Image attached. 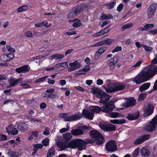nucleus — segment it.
<instances>
[{
	"mask_svg": "<svg viewBox=\"0 0 157 157\" xmlns=\"http://www.w3.org/2000/svg\"><path fill=\"white\" fill-rule=\"evenodd\" d=\"M64 57V56L62 54H56L50 56L49 59L51 60L55 59V60H60Z\"/></svg>",
	"mask_w": 157,
	"mask_h": 157,
	"instance_id": "obj_23",
	"label": "nucleus"
},
{
	"mask_svg": "<svg viewBox=\"0 0 157 157\" xmlns=\"http://www.w3.org/2000/svg\"><path fill=\"white\" fill-rule=\"evenodd\" d=\"M89 109L93 112L97 113H98L101 111V108L98 106H90Z\"/></svg>",
	"mask_w": 157,
	"mask_h": 157,
	"instance_id": "obj_28",
	"label": "nucleus"
},
{
	"mask_svg": "<svg viewBox=\"0 0 157 157\" xmlns=\"http://www.w3.org/2000/svg\"><path fill=\"white\" fill-rule=\"evenodd\" d=\"M154 107L153 105L150 103L147 104V107L144 108V116L147 117L151 115L153 112Z\"/></svg>",
	"mask_w": 157,
	"mask_h": 157,
	"instance_id": "obj_11",
	"label": "nucleus"
},
{
	"mask_svg": "<svg viewBox=\"0 0 157 157\" xmlns=\"http://www.w3.org/2000/svg\"><path fill=\"white\" fill-rule=\"evenodd\" d=\"M116 126L115 125L109 124H107L106 129V132L113 131L116 129Z\"/></svg>",
	"mask_w": 157,
	"mask_h": 157,
	"instance_id": "obj_34",
	"label": "nucleus"
},
{
	"mask_svg": "<svg viewBox=\"0 0 157 157\" xmlns=\"http://www.w3.org/2000/svg\"><path fill=\"white\" fill-rule=\"evenodd\" d=\"M56 93H53V94H50L48 93V94L47 95V99L50 98H55L56 96Z\"/></svg>",
	"mask_w": 157,
	"mask_h": 157,
	"instance_id": "obj_59",
	"label": "nucleus"
},
{
	"mask_svg": "<svg viewBox=\"0 0 157 157\" xmlns=\"http://www.w3.org/2000/svg\"><path fill=\"white\" fill-rule=\"evenodd\" d=\"M106 50H98V51L95 54L94 58L95 60H97L99 58V56L103 52H105Z\"/></svg>",
	"mask_w": 157,
	"mask_h": 157,
	"instance_id": "obj_39",
	"label": "nucleus"
},
{
	"mask_svg": "<svg viewBox=\"0 0 157 157\" xmlns=\"http://www.w3.org/2000/svg\"><path fill=\"white\" fill-rule=\"evenodd\" d=\"M105 90L108 93H111L113 92H115V91L114 90V87H113L111 88H110L109 87H105Z\"/></svg>",
	"mask_w": 157,
	"mask_h": 157,
	"instance_id": "obj_54",
	"label": "nucleus"
},
{
	"mask_svg": "<svg viewBox=\"0 0 157 157\" xmlns=\"http://www.w3.org/2000/svg\"><path fill=\"white\" fill-rule=\"evenodd\" d=\"M90 136L92 138L95 139L98 138L102 135L98 131L95 130H91L89 132Z\"/></svg>",
	"mask_w": 157,
	"mask_h": 157,
	"instance_id": "obj_20",
	"label": "nucleus"
},
{
	"mask_svg": "<svg viewBox=\"0 0 157 157\" xmlns=\"http://www.w3.org/2000/svg\"><path fill=\"white\" fill-rule=\"evenodd\" d=\"M22 80V78H20L18 79H16L13 77H11L9 80V84L10 86H13L17 84Z\"/></svg>",
	"mask_w": 157,
	"mask_h": 157,
	"instance_id": "obj_17",
	"label": "nucleus"
},
{
	"mask_svg": "<svg viewBox=\"0 0 157 157\" xmlns=\"http://www.w3.org/2000/svg\"><path fill=\"white\" fill-rule=\"evenodd\" d=\"M157 73V66H152L148 67L144 71L138 75L134 81L137 84L146 81L150 79Z\"/></svg>",
	"mask_w": 157,
	"mask_h": 157,
	"instance_id": "obj_1",
	"label": "nucleus"
},
{
	"mask_svg": "<svg viewBox=\"0 0 157 157\" xmlns=\"http://www.w3.org/2000/svg\"><path fill=\"white\" fill-rule=\"evenodd\" d=\"M157 5L155 3H152L148 7L147 12L149 18H151L154 15L156 10Z\"/></svg>",
	"mask_w": 157,
	"mask_h": 157,
	"instance_id": "obj_12",
	"label": "nucleus"
},
{
	"mask_svg": "<svg viewBox=\"0 0 157 157\" xmlns=\"http://www.w3.org/2000/svg\"><path fill=\"white\" fill-rule=\"evenodd\" d=\"M142 153L144 156H148L150 155V151L147 149L143 148L141 150Z\"/></svg>",
	"mask_w": 157,
	"mask_h": 157,
	"instance_id": "obj_48",
	"label": "nucleus"
},
{
	"mask_svg": "<svg viewBox=\"0 0 157 157\" xmlns=\"http://www.w3.org/2000/svg\"><path fill=\"white\" fill-rule=\"evenodd\" d=\"M43 145L44 146H47L49 144V139H46L43 140L42 142Z\"/></svg>",
	"mask_w": 157,
	"mask_h": 157,
	"instance_id": "obj_52",
	"label": "nucleus"
},
{
	"mask_svg": "<svg viewBox=\"0 0 157 157\" xmlns=\"http://www.w3.org/2000/svg\"><path fill=\"white\" fill-rule=\"evenodd\" d=\"M33 150L37 151L38 149L42 148L43 147V145L41 144H37L33 145Z\"/></svg>",
	"mask_w": 157,
	"mask_h": 157,
	"instance_id": "obj_43",
	"label": "nucleus"
},
{
	"mask_svg": "<svg viewBox=\"0 0 157 157\" xmlns=\"http://www.w3.org/2000/svg\"><path fill=\"white\" fill-rule=\"evenodd\" d=\"M69 148L72 149L78 148L79 151H81L85 147V141L80 139H76L69 142Z\"/></svg>",
	"mask_w": 157,
	"mask_h": 157,
	"instance_id": "obj_6",
	"label": "nucleus"
},
{
	"mask_svg": "<svg viewBox=\"0 0 157 157\" xmlns=\"http://www.w3.org/2000/svg\"><path fill=\"white\" fill-rule=\"evenodd\" d=\"M113 86L114 88L113 90L115 92L123 90L125 87L124 83L119 82H114Z\"/></svg>",
	"mask_w": 157,
	"mask_h": 157,
	"instance_id": "obj_14",
	"label": "nucleus"
},
{
	"mask_svg": "<svg viewBox=\"0 0 157 157\" xmlns=\"http://www.w3.org/2000/svg\"><path fill=\"white\" fill-rule=\"evenodd\" d=\"M11 134L13 135H15L18 133V131L16 128H14L10 131Z\"/></svg>",
	"mask_w": 157,
	"mask_h": 157,
	"instance_id": "obj_56",
	"label": "nucleus"
},
{
	"mask_svg": "<svg viewBox=\"0 0 157 157\" xmlns=\"http://www.w3.org/2000/svg\"><path fill=\"white\" fill-rule=\"evenodd\" d=\"M71 116L73 121H76L79 119H80L82 117V115L80 113L78 114H75Z\"/></svg>",
	"mask_w": 157,
	"mask_h": 157,
	"instance_id": "obj_38",
	"label": "nucleus"
},
{
	"mask_svg": "<svg viewBox=\"0 0 157 157\" xmlns=\"http://www.w3.org/2000/svg\"><path fill=\"white\" fill-rule=\"evenodd\" d=\"M105 148L108 152H113L117 150V143L114 140H109L105 144Z\"/></svg>",
	"mask_w": 157,
	"mask_h": 157,
	"instance_id": "obj_7",
	"label": "nucleus"
},
{
	"mask_svg": "<svg viewBox=\"0 0 157 157\" xmlns=\"http://www.w3.org/2000/svg\"><path fill=\"white\" fill-rule=\"evenodd\" d=\"M29 71L28 66L25 65L16 69V71L18 73H25Z\"/></svg>",
	"mask_w": 157,
	"mask_h": 157,
	"instance_id": "obj_18",
	"label": "nucleus"
},
{
	"mask_svg": "<svg viewBox=\"0 0 157 157\" xmlns=\"http://www.w3.org/2000/svg\"><path fill=\"white\" fill-rule=\"evenodd\" d=\"M69 142L67 144L63 142L59 141L58 142L57 145L61 150H64L66 149L69 147Z\"/></svg>",
	"mask_w": 157,
	"mask_h": 157,
	"instance_id": "obj_22",
	"label": "nucleus"
},
{
	"mask_svg": "<svg viewBox=\"0 0 157 157\" xmlns=\"http://www.w3.org/2000/svg\"><path fill=\"white\" fill-rule=\"evenodd\" d=\"M63 138L66 142H67L72 137V133H67L64 134L63 136Z\"/></svg>",
	"mask_w": 157,
	"mask_h": 157,
	"instance_id": "obj_33",
	"label": "nucleus"
},
{
	"mask_svg": "<svg viewBox=\"0 0 157 157\" xmlns=\"http://www.w3.org/2000/svg\"><path fill=\"white\" fill-rule=\"evenodd\" d=\"M107 124H102V123H100L99 127L101 129L106 131V128H107Z\"/></svg>",
	"mask_w": 157,
	"mask_h": 157,
	"instance_id": "obj_57",
	"label": "nucleus"
},
{
	"mask_svg": "<svg viewBox=\"0 0 157 157\" xmlns=\"http://www.w3.org/2000/svg\"><path fill=\"white\" fill-rule=\"evenodd\" d=\"M91 92L94 95H96L98 98L100 99L99 102L101 103L109 101L111 97L102 89L96 87L93 88Z\"/></svg>",
	"mask_w": 157,
	"mask_h": 157,
	"instance_id": "obj_2",
	"label": "nucleus"
},
{
	"mask_svg": "<svg viewBox=\"0 0 157 157\" xmlns=\"http://www.w3.org/2000/svg\"><path fill=\"white\" fill-rule=\"evenodd\" d=\"M70 22L73 23L72 26L74 27H78L82 25L80 21L77 19H75L73 20H71L69 21Z\"/></svg>",
	"mask_w": 157,
	"mask_h": 157,
	"instance_id": "obj_24",
	"label": "nucleus"
},
{
	"mask_svg": "<svg viewBox=\"0 0 157 157\" xmlns=\"http://www.w3.org/2000/svg\"><path fill=\"white\" fill-rule=\"evenodd\" d=\"M133 24L132 23H128L124 25L121 28V30L122 31H124L126 29L132 27L133 26Z\"/></svg>",
	"mask_w": 157,
	"mask_h": 157,
	"instance_id": "obj_42",
	"label": "nucleus"
},
{
	"mask_svg": "<svg viewBox=\"0 0 157 157\" xmlns=\"http://www.w3.org/2000/svg\"><path fill=\"white\" fill-rule=\"evenodd\" d=\"M140 116L139 113H134L129 114L127 118L129 120L132 121L137 119Z\"/></svg>",
	"mask_w": 157,
	"mask_h": 157,
	"instance_id": "obj_29",
	"label": "nucleus"
},
{
	"mask_svg": "<svg viewBox=\"0 0 157 157\" xmlns=\"http://www.w3.org/2000/svg\"><path fill=\"white\" fill-rule=\"evenodd\" d=\"M150 136V135L148 134L140 135L135 140L133 144L135 146L142 144L144 141L149 140Z\"/></svg>",
	"mask_w": 157,
	"mask_h": 157,
	"instance_id": "obj_10",
	"label": "nucleus"
},
{
	"mask_svg": "<svg viewBox=\"0 0 157 157\" xmlns=\"http://www.w3.org/2000/svg\"><path fill=\"white\" fill-rule=\"evenodd\" d=\"M108 63L110 66V69L113 70L114 69L115 67V64L111 59L108 61Z\"/></svg>",
	"mask_w": 157,
	"mask_h": 157,
	"instance_id": "obj_41",
	"label": "nucleus"
},
{
	"mask_svg": "<svg viewBox=\"0 0 157 157\" xmlns=\"http://www.w3.org/2000/svg\"><path fill=\"white\" fill-rule=\"evenodd\" d=\"M48 77V76H44V77L40 78L38 79H37L34 82L35 83H38L39 82H43L44 81V80Z\"/></svg>",
	"mask_w": 157,
	"mask_h": 157,
	"instance_id": "obj_47",
	"label": "nucleus"
},
{
	"mask_svg": "<svg viewBox=\"0 0 157 157\" xmlns=\"http://www.w3.org/2000/svg\"><path fill=\"white\" fill-rule=\"evenodd\" d=\"M147 94L146 93H141L139 96L138 100L139 101H143L146 98Z\"/></svg>",
	"mask_w": 157,
	"mask_h": 157,
	"instance_id": "obj_44",
	"label": "nucleus"
},
{
	"mask_svg": "<svg viewBox=\"0 0 157 157\" xmlns=\"http://www.w3.org/2000/svg\"><path fill=\"white\" fill-rule=\"evenodd\" d=\"M151 83L150 82L145 83L141 86L139 88V91L142 92L147 90L150 86Z\"/></svg>",
	"mask_w": 157,
	"mask_h": 157,
	"instance_id": "obj_30",
	"label": "nucleus"
},
{
	"mask_svg": "<svg viewBox=\"0 0 157 157\" xmlns=\"http://www.w3.org/2000/svg\"><path fill=\"white\" fill-rule=\"evenodd\" d=\"M7 153L10 157H18V153L16 151H12L11 150H9Z\"/></svg>",
	"mask_w": 157,
	"mask_h": 157,
	"instance_id": "obj_37",
	"label": "nucleus"
},
{
	"mask_svg": "<svg viewBox=\"0 0 157 157\" xmlns=\"http://www.w3.org/2000/svg\"><path fill=\"white\" fill-rule=\"evenodd\" d=\"M154 25L153 24H147L144 25V28L146 29V30H147L150 28L154 27Z\"/></svg>",
	"mask_w": 157,
	"mask_h": 157,
	"instance_id": "obj_58",
	"label": "nucleus"
},
{
	"mask_svg": "<svg viewBox=\"0 0 157 157\" xmlns=\"http://www.w3.org/2000/svg\"><path fill=\"white\" fill-rule=\"evenodd\" d=\"M91 92L94 95H96L98 98L100 99L99 102L101 103L109 101L111 97L102 89L96 87L93 88Z\"/></svg>",
	"mask_w": 157,
	"mask_h": 157,
	"instance_id": "obj_3",
	"label": "nucleus"
},
{
	"mask_svg": "<svg viewBox=\"0 0 157 157\" xmlns=\"http://www.w3.org/2000/svg\"><path fill=\"white\" fill-rule=\"evenodd\" d=\"M55 150L53 147H51L50 150L48 151L46 157H52L55 155Z\"/></svg>",
	"mask_w": 157,
	"mask_h": 157,
	"instance_id": "obj_36",
	"label": "nucleus"
},
{
	"mask_svg": "<svg viewBox=\"0 0 157 157\" xmlns=\"http://www.w3.org/2000/svg\"><path fill=\"white\" fill-rule=\"evenodd\" d=\"M7 56H6V54L3 55L1 56L0 57V59L1 61L3 62H7L10 61L11 60V59H10V58H9V59L8 58V59H7Z\"/></svg>",
	"mask_w": 157,
	"mask_h": 157,
	"instance_id": "obj_45",
	"label": "nucleus"
},
{
	"mask_svg": "<svg viewBox=\"0 0 157 157\" xmlns=\"http://www.w3.org/2000/svg\"><path fill=\"white\" fill-rule=\"evenodd\" d=\"M136 101L133 98H130L127 99L126 103L124 104V106L126 108L135 105L136 104Z\"/></svg>",
	"mask_w": 157,
	"mask_h": 157,
	"instance_id": "obj_15",
	"label": "nucleus"
},
{
	"mask_svg": "<svg viewBox=\"0 0 157 157\" xmlns=\"http://www.w3.org/2000/svg\"><path fill=\"white\" fill-rule=\"evenodd\" d=\"M82 115L85 116L86 118L90 120L93 119L94 117V114L85 109H84L82 111Z\"/></svg>",
	"mask_w": 157,
	"mask_h": 157,
	"instance_id": "obj_21",
	"label": "nucleus"
},
{
	"mask_svg": "<svg viewBox=\"0 0 157 157\" xmlns=\"http://www.w3.org/2000/svg\"><path fill=\"white\" fill-rule=\"evenodd\" d=\"M56 65L60 67H62L65 68L67 67H68L67 62H63L60 63H57Z\"/></svg>",
	"mask_w": 157,
	"mask_h": 157,
	"instance_id": "obj_51",
	"label": "nucleus"
},
{
	"mask_svg": "<svg viewBox=\"0 0 157 157\" xmlns=\"http://www.w3.org/2000/svg\"><path fill=\"white\" fill-rule=\"evenodd\" d=\"M84 7H85L86 8H87V7L86 5H82L80 7H78L77 8H74L73 9L72 11L75 14L76 16L81 12V10H83V9H82L81 8H84Z\"/></svg>",
	"mask_w": 157,
	"mask_h": 157,
	"instance_id": "obj_27",
	"label": "nucleus"
},
{
	"mask_svg": "<svg viewBox=\"0 0 157 157\" xmlns=\"http://www.w3.org/2000/svg\"><path fill=\"white\" fill-rule=\"evenodd\" d=\"M76 15L72 10L67 15V18L68 19H71L75 17Z\"/></svg>",
	"mask_w": 157,
	"mask_h": 157,
	"instance_id": "obj_61",
	"label": "nucleus"
},
{
	"mask_svg": "<svg viewBox=\"0 0 157 157\" xmlns=\"http://www.w3.org/2000/svg\"><path fill=\"white\" fill-rule=\"evenodd\" d=\"M28 6L26 5H24L18 8L17 9L18 13L21 12L22 11L26 10L28 9Z\"/></svg>",
	"mask_w": 157,
	"mask_h": 157,
	"instance_id": "obj_46",
	"label": "nucleus"
},
{
	"mask_svg": "<svg viewBox=\"0 0 157 157\" xmlns=\"http://www.w3.org/2000/svg\"><path fill=\"white\" fill-rule=\"evenodd\" d=\"M103 103L104 105L101 107V111L104 113H109L115 108V106L114 104L110 103L108 101Z\"/></svg>",
	"mask_w": 157,
	"mask_h": 157,
	"instance_id": "obj_9",
	"label": "nucleus"
},
{
	"mask_svg": "<svg viewBox=\"0 0 157 157\" xmlns=\"http://www.w3.org/2000/svg\"><path fill=\"white\" fill-rule=\"evenodd\" d=\"M156 125L151 121L149 124L145 126V130L149 132H152L154 131L156 128Z\"/></svg>",
	"mask_w": 157,
	"mask_h": 157,
	"instance_id": "obj_19",
	"label": "nucleus"
},
{
	"mask_svg": "<svg viewBox=\"0 0 157 157\" xmlns=\"http://www.w3.org/2000/svg\"><path fill=\"white\" fill-rule=\"evenodd\" d=\"M90 69V67L89 66H85L82 69H80L79 70V71H83L84 72H86L88 71Z\"/></svg>",
	"mask_w": 157,
	"mask_h": 157,
	"instance_id": "obj_53",
	"label": "nucleus"
},
{
	"mask_svg": "<svg viewBox=\"0 0 157 157\" xmlns=\"http://www.w3.org/2000/svg\"><path fill=\"white\" fill-rule=\"evenodd\" d=\"M139 153V147H138L133 152V155L134 157L137 156Z\"/></svg>",
	"mask_w": 157,
	"mask_h": 157,
	"instance_id": "obj_60",
	"label": "nucleus"
},
{
	"mask_svg": "<svg viewBox=\"0 0 157 157\" xmlns=\"http://www.w3.org/2000/svg\"><path fill=\"white\" fill-rule=\"evenodd\" d=\"M7 139V136L5 135L1 134L0 137V141H2L6 140Z\"/></svg>",
	"mask_w": 157,
	"mask_h": 157,
	"instance_id": "obj_62",
	"label": "nucleus"
},
{
	"mask_svg": "<svg viewBox=\"0 0 157 157\" xmlns=\"http://www.w3.org/2000/svg\"><path fill=\"white\" fill-rule=\"evenodd\" d=\"M20 86H23V89H26L31 88L30 85L27 83L26 82L21 83L20 84Z\"/></svg>",
	"mask_w": 157,
	"mask_h": 157,
	"instance_id": "obj_50",
	"label": "nucleus"
},
{
	"mask_svg": "<svg viewBox=\"0 0 157 157\" xmlns=\"http://www.w3.org/2000/svg\"><path fill=\"white\" fill-rule=\"evenodd\" d=\"M113 16L110 14H103L101 17V20H109V19H112Z\"/></svg>",
	"mask_w": 157,
	"mask_h": 157,
	"instance_id": "obj_35",
	"label": "nucleus"
},
{
	"mask_svg": "<svg viewBox=\"0 0 157 157\" xmlns=\"http://www.w3.org/2000/svg\"><path fill=\"white\" fill-rule=\"evenodd\" d=\"M95 142V140H93L91 139H87L85 141V146L87 144H93Z\"/></svg>",
	"mask_w": 157,
	"mask_h": 157,
	"instance_id": "obj_55",
	"label": "nucleus"
},
{
	"mask_svg": "<svg viewBox=\"0 0 157 157\" xmlns=\"http://www.w3.org/2000/svg\"><path fill=\"white\" fill-rule=\"evenodd\" d=\"M91 92L94 95H96L98 98L100 99L99 102L101 103L109 101L111 97L102 89L96 87L93 88Z\"/></svg>",
	"mask_w": 157,
	"mask_h": 157,
	"instance_id": "obj_5",
	"label": "nucleus"
},
{
	"mask_svg": "<svg viewBox=\"0 0 157 157\" xmlns=\"http://www.w3.org/2000/svg\"><path fill=\"white\" fill-rule=\"evenodd\" d=\"M151 121L155 124L156 126L157 125V114L151 120Z\"/></svg>",
	"mask_w": 157,
	"mask_h": 157,
	"instance_id": "obj_64",
	"label": "nucleus"
},
{
	"mask_svg": "<svg viewBox=\"0 0 157 157\" xmlns=\"http://www.w3.org/2000/svg\"><path fill=\"white\" fill-rule=\"evenodd\" d=\"M109 117L113 118H116L118 117H123L124 115L120 113L115 112H112L109 113Z\"/></svg>",
	"mask_w": 157,
	"mask_h": 157,
	"instance_id": "obj_26",
	"label": "nucleus"
},
{
	"mask_svg": "<svg viewBox=\"0 0 157 157\" xmlns=\"http://www.w3.org/2000/svg\"><path fill=\"white\" fill-rule=\"evenodd\" d=\"M125 122L126 120L125 119L121 120L115 119L110 121V122L113 124H121L125 123Z\"/></svg>",
	"mask_w": 157,
	"mask_h": 157,
	"instance_id": "obj_32",
	"label": "nucleus"
},
{
	"mask_svg": "<svg viewBox=\"0 0 157 157\" xmlns=\"http://www.w3.org/2000/svg\"><path fill=\"white\" fill-rule=\"evenodd\" d=\"M102 35V33L101 30L100 31L97 33L93 34L92 35V36L94 37H95L101 36Z\"/></svg>",
	"mask_w": 157,
	"mask_h": 157,
	"instance_id": "obj_63",
	"label": "nucleus"
},
{
	"mask_svg": "<svg viewBox=\"0 0 157 157\" xmlns=\"http://www.w3.org/2000/svg\"><path fill=\"white\" fill-rule=\"evenodd\" d=\"M135 45L138 48H139L142 47L145 49H149V47L144 45L138 42H136L135 43Z\"/></svg>",
	"mask_w": 157,
	"mask_h": 157,
	"instance_id": "obj_40",
	"label": "nucleus"
},
{
	"mask_svg": "<svg viewBox=\"0 0 157 157\" xmlns=\"http://www.w3.org/2000/svg\"><path fill=\"white\" fill-rule=\"evenodd\" d=\"M114 41L113 39H108L105 40V41H101L97 43L94 44L92 45L93 47L103 45L105 43H106L107 44H110Z\"/></svg>",
	"mask_w": 157,
	"mask_h": 157,
	"instance_id": "obj_16",
	"label": "nucleus"
},
{
	"mask_svg": "<svg viewBox=\"0 0 157 157\" xmlns=\"http://www.w3.org/2000/svg\"><path fill=\"white\" fill-rule=\"evenodd\" d=\"M17 128L21 131H25L28 129L27 124L24 123H21L17 126Z\"/></svg>",
	"mask_w": 157,
	"mask_h": 157,
	"instance_id": "obj_25",
	"label": "nucleus"
},
{
	"mask_svg": "<svg viewBox=\"0 0 157 157\" xmlns=\"http://www.w3.org/2000/svg\"><path fill=\"white\" fill-rule=\"evenodd\" d=\"M105 139L104 137L102 135L98 138L95 139L96 145H101L104 143Z\"/></svg>",
	"mask_w": 157,
	"mask_h": 157,
	"instance_id": "obj_31",
	"label": "nucleus"
},
{
	"mask_svg": "<svg viewBox=\"0 0 157 157\" xmlns=\"http://www.w3.org/2000/svg\"><path fill=\"white\" fill-rule=\"evenodd\" d=\"M89 131V128L88 127L81 126L78 128L72 130L71 132L72 135L76 136L84 134Z\"/></svg>",
	"mask_w": 157,
	"mask_h": 157,
	"instance_id": "obj_8",
	"label": "nucleus"
},
{
	"mask_svg": "<svg viewBox=\"0 0 157 157\" xmlns=\"http://www.w3.org/2000/svg\"><path fill=\"white\" fill-rule=\"evenodd\" d=\"M91 92L94 95H96L98 98L100 99L99 102L101 103L109 101L111 97L102 89L96 87L93 88Z\"/></svg>",
	"mask_w": 157,
	"mask_h": 157,
	"instance_id": "obj_4",
	"label": "nucleus"
},
{
	"mask_svg": "<svg viewBox=\"0 0 157 157\" xmlns=\"http://www.w3.org/2000/svg\"><path fill=\"white\" fill-rule=\"evenodd\" d=\"M69 65L70 66L68 68V70L69 71H71L75 70L81 67V64L80 63H78V61L76 60L73 62L70 63Z\"/></svg>",
	"mask_w": 157,
	"mask_h": 157,
	"instance_id": "obj_13",
	"label": "nucleus"
},
{
	"mask_svg": "<svg viewBox=\"0 0 157 157\" xmlns=\"http://www.w3.org/2000/svg\"><path fill=\"white\" fill-rule=\"evenodd\" d=\"M116 4V2H113L111 3L106 4V6L107 8L109 9H113Z\"/></svg>",
	"mask_w": 157,
	"mask_h": 157,
	"instance_id": "obj_49",
	"label": "nucleus"
}]
</instances>
